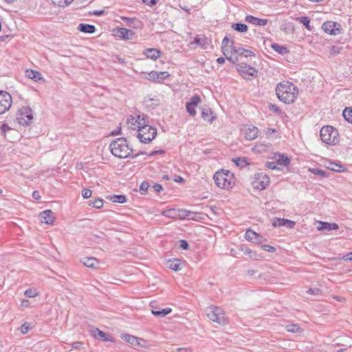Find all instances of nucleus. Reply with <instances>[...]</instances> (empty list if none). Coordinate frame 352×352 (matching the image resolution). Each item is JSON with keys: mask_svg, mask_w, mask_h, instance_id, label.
I'll return each instance as SVG.
<instances>
[{"mask_svg": "<svg viewBox=\"0 0 352 352\" xmlns=\"http://www.w3.org/2000/svg\"><path fill=\"white\" fill-rule=\"evenodd\" d=\"M135 122H138V138L140 142L145 144L151 142L157 135V129L147 124L148 116L144 114L137 115Z\"/></svg>", "mask_w": 352, "mask_h": 352, "instance_id": "f257e3e1", "label": "nucleus"}, {"mask_svg": "<svg viewBox=\"0 0 352 352\" xmlns=\"http://www.w3.org/2000/svg\"><path fill=\"white\" fill-rule=\"evenodd\" d=\"M276 94L278 99L285 104H292L297 98L298 89L292 82H283L278 84Z\"/></svg>", "mask_w": 352, "mask_h": 352, "instance_id": "f03ea898", "label": "nucleus"}, {"mask_svg": "<svg viewBox=\"0 0 352 352\" xmlns=\"http://www.w3.org/2000/svg\"><path fill=\"white\" fill-rule=\"evenodd\" d=\"M111 153L118 158H126L131 156L132 148L129 146L128 141L124 138L113 140L109 146Z\"/></svg>", "mask_w": 352, "mask_h": 352, "instance_id": "7ed1b4c3", "label": "nucleus"}, {"mask_svg": "<svg viewBox=\"0 0 352 352\" xmlns=\"http://www.w3.org/2000/svg\"><path fill=\"white\" fill-rule=\"evenodd\" d=\"M206 314L208 318L220 325H225L228 323V318L224 311L219 307L209 306L206 309Z\"/></svg>", "mask_w": 352, "mask_h": 352, "instance_id": "20e7f679", "label": "nucleus"}, {"mask_svg": "<svg viewBox=\"0 0 352 352\" xmlns=\"http://www.w3.org/2000/svg\"><path fill=\"white\" fill-rule=\"evenodd\" d=\"M320 135L321 140L327 144L336 145L339 142V133L331 126L322 127Z\"/></svg>", "mask_w": 352, "mask_h": 352, "instance_id": "39448f33", "label": "nucleus"}, {"mask_svg": "<svg viewBox=\"0 0 352 352\" xmlns=\"http://www.w3.org/2000/svg\"><path fill=\"white\" fill-rule=\"evenodd\" d=\"M214 180L216 185L221 188H228L232 186V175L228 170L217 171L214 175Z\"/></svg>", "mask_w": 352, "mask_h": 352, "instance_id": "423d86ee", "label": "nucleus"}, {"mask_svg": "<svg viewBox=\"0 0 352 352\" xmlns=\"http://www.w3.org/2000/svg\"><path fill=\"white\" fill-rule=\"evenodd\" d=\"M33 120L32 109L29 107H23L20 109L17 117L18 122L23 126H28Z\"/></svg>", "mask_w": 352, "mask_h": 352, "instance_id": "0eeeda50", "label": "nucleus"}, {"mask_svg": "<svg viewBox=\"0 0 352 352\" xmlns=\"http://www.w3.org/2000/svg\"><path fill=\"white\" fill-rule=\"evenodd\" d=\"M12 96L5 91H0V114L7 111L12 105Z\"/></svg>", "mask_w": 352, "mask_h": 352, "instance_id": "6e6552de", "label": "nucleus"}, {"mask_svg": "<svg viewBox=\"0 0 352 352\" xmlns=\"http://www.w3.org/2000/svg\"><path fill=\"white\" fill-rule=\"evenodd\" d=\"M322 28L325 32L331 35H337L341 32V25L333 21L324 22L322 25Z\"/></svg>", "mask_w": 352, "mask_h": 352, "instance_id": "1a4fd4ad", "label": "nucleus"}, {"mask_svg": "<svg viewBox=\"0 0 352 352\" xmlns=\"http://www.w3.org/2000/svg\"><path fill=\"white\" fill-rule=\"evenodd\" d=\"M221 48L226 57L232 53L237 54L236 51L238 48L234 45V41H230L227 36H226L222 41Z\"/></svg>", "mask_w": 352, "mask_h": 352, "instance_id": "9d476101", "label": "nucleus"}, {"mask_svg": "<svg viewBox=\"0 0 352 352\" xmlns=\"http://www.w3.org/2000/svg\"><path fill=\"white\" fill-rule=\"evenodd\" d=\"M147 79L152 80L155 82H162L163 80L166 79L170 74L167 72H156L151 71L148 73Z\"/></svg>", "mask_w": 352, "mask_h": 352, "instance_id": "9b49d317", "label": "nucleus"}, {"mask_svg": "<svg viewBox=\"0 0 352 352\" xmlns=\"http://www.w3.org/2000/svg\"><path fill=\"white\" fill-rule=\"evenodd\" d=\"M296 224L295 221L280 218H274L272 219V226L276 227H286L287 228H293Z\"/></svg>", "mask_w": 352, "mask_h": 352, "instance_id": "f8f14e48", "label": "nucleus"}, {"mask_svg": "<svg viewBox=\"0 0 352 352\" xmlns=\"http://www.w3.org/2000/svg\"><path fill=\"white\" fill-rule=\"evenodd\" d=\"M151 307L152 314L158 318L165 317L166 315L172 312V309L169 307L161 309L160 307L154 306L152 303H151Z\"/></svg>", "mask_w": 352, "mask_h": 352, "instance_id": "ddd939ff", "label": "nucleus"}, {"mask_svg": "<svg viewBox=\"0 0 352 352\" xmlns=\"http://www.w3.org/2000/svg\"><path fill=\"white\" fill-rule=\"evenodd\" d=\"M256 179V188L260 190L265 189L270 184V178L263 173L258 174Z\"/></svg>", "mask_w": 352, "mask_h": 352, "instance_id": "4468645a", "label": "nucleus"}, {"mask_svg": "<svg viewBox=\"0 0 352 352\" xmlns=\"http://www.w3.org/2000/svg\"><path fill=\"white\" fill-rule=\"evenodd\" d=\"M117 36L124 40H130L133 38L135 33L132 30L124 28H118L116 30Z\"/></svg>", "mask_w": 352, "mask_h": 352, "instance_id": "2eb2a0df", "label": "nucleus"}, {"mask_svg": "<svg viewBox=\"0 0 352 352\" xmlns=\"http://www.w3.org/2000/svg\"><path fill=\"white\" fill-rule=\"evenodd\" d=\"M41 221L46 224H52L54 221V213L50 210H46L40 213Z\"/></svg>", "mask_w": 352, "mask_h": 352, "instance_id": "dca6fc26", "label": "nucleus"}, {"mask_svg": "<svg viewBox=\"0 0 352 352\" xmlns=\"http://www.w3.org/2000/svg\"><path fill=\"white\" fill-rule=\"evenodd\" d=\"M245 21L249 23L258 26H265L267 24L268 20L265 19H259L252 15H247Z\"/></svg>", "mask_w": 352, "mask_h": 352, "instance_id": "f3484780", "label": "nucleus"}, {"mask_svg": "<svg viewBox=\"0 0 352 352\" xmlns=\"http://www.w3.org/2000/svg\"><path fill=\"white\" fill-rule=\"evenodd\" d=\"M121 338L125 341L126 342L129 343L132 346H140V341L143 340L142 339H140L138 337H135L134 336L130 335V334H122Z\"/></svg>", "mask_w": 352, "mask_h": 352, "instance_id": "a211bd4d", "label": "nucleus"}, {"mask_svg": "<svg viewBox=\"0 0 352 352\" xmlns=\"http://www.w3.org/2000/svg\"><path fill=\"white\" fill-rule=\"evenodd\" d=\"M237 70L244 74L254 76L256 73V70L245 63H241L238 65Z\"/></svg>", "mask_w": 352, "mask_h": 352, "instance_id": "6ab92c4d", "label": "nucleus"}, {"mask_svg": "<svg viewBox=\"0 0 352 352\" xmlns=\"http://www.w3.org/2000/svg\"><path fill=\"white\" fill-rule=\"evenodd\" d=\"M258 129L256 126L249 127L244 131L245 138L248 140H253L258 135Z\"/></svg>", "mask_w": 352, "mask_h": 352, "instance_id": "aec40b11", "label": "nucleus"}, {"mask_svg": "<svg viewBox=\"0 0 352 352\" xmlns=\"http://www.w3.org/2000/svg\"><path fill=\"white\" fill-rule=\"evenodd\" d=\"M319 224L320 225L317 228L318 230H336L339 228V226L336 223H328V222H322L320 221Z\"/></svg>", "mask_w": 352, "mask_h": 352, "instance_id": "412c9836", "label": "nucleus"}, {"mask_svg": "<svg viewBox=\"0 0 352 352\" xmlns=\"http://www.w3.org/2000/svg\"><path fill=\"white\" fill-rule=\"evenodd\" d=\"M25 76L30 79L34 80L36 82L43 79L41 74L33 69H27L25 71Z\"/></svg>", "mask_w": 352, "mask_h": 352, "instance_id": "4be33fe9", "label": "nucleus"}, {"mask_svg": "<svg viewBox=\"0 0 352 352\" xmlns=\"http://www.w3.org/2000/svg\"><path fill=\"white\" fill-rule=\"evenodd\" d=\"M82 262L83 265H85V266H87L89 268H92V269L96 268L98 265V261L96 258H94V257L84 258L82 259Z\"/></svg>", "mask_w": 352, "mask_h": 352, "instance_id": "5701e85b", "label": "nucleus"}, {"mask_svg": "<svg viewBox=\"0 0 352 352\" xmlns=\"http://www.w3.org/2000/svg\"><path fill=\"white\" fill-rule=\"evenodd\" d=\"M78 30L84 33L92 34L96 31V27L94 25L87 24V23H80Z\"/></svg>", "mask_w": 352, "mask_h": 352, "instance_id": "b1692460", "label": "nucleus"}, {"mask_svg": "<svg viewBox=\"0 0 352 352\" xmlns=\"http://www.w3.org/2000/svg\"><path fill=\"white\" fill-rule=\"evenodd\" d=\"M160 51L155 48L146 49L144 52V54L148 58L156 60L160 56Z\"/></svg>", "mask_w": 352, "mask_h": 352, "instance_id": "393cba45", "label": "nucleus"}, {"mask_svg": "<svg viewBox=\"0 0 352 352\" xmlns=\"http://www.w3.org/2000/svg\"><path fill=\"white\" fill-rule=\"evenodd\" d=\"M245 238L248 241H253L254 240H256L259 242V239L261 237L256 232L250 229H248L245 233Z\"/></svg>", "mask_w": 352, "mask_h": 352, "instance_id": "a878e982", "label": "nucleus"}, {"mask_svg": "<svg viewBox=\"0 0 352 352\" xmlns=\"http://www.w3.org/2000/svg\"><path fill=\"white\" fill-rule=\"evenodd\" d=\"M327 168L337 173H342L345 170V168L343 166L334 162H330Z\"/></svg>", "mask_w": 352, "mask_h": 352, "instance_id": "bb28decb", "label": "nucleus"}, {"mask_svg": "<svg viewBox=\"0 0 352 352\" xmlns=\"http://www.w3.org/2000/svg\"><path fill=\"white\" fill-rule=\"evenodd\" d=\"M271 47L273 50H274L276 52L281 55L286 54L289 52L288 49L283 45H280L277 43H273L271 45Z\"/></svg>", "mask_w": 352, "mask_h": 352, "instance_id": "cd10ccee", "label": "nucleus"}, {"mask_svg": "<svg viewBox=\"0 0 352 352\" xmlns=\"http://www.w3.org/2000/svg\"><path fill=\"white\" fill-rule=\"evenodd\" d=\"M237 56H244L245 57H249V56H255V54L252 52L251 50H246L242 47H238L237 49Z\"/></svg>", "mask_w": 352, "mask_h": 352, "instance_id": "c85d7f7f", "label": "nucleus"}, {"mask_svg": "<svg viewBox=\"0 0 352 352\" xmlns=\"http://www.w3.org/2000/svg\"><path fill=\"white\" fill-rule=\"evenodd\" d=\"M168 267L174 271H179L181 270V262L179 259L168 261Z\"/></svg>", "mask_w": 352, "mask_h": 352, "instance_id": "c756f323", "label": "nucleus"}, {"mask_svg": "<svg viewBox=\"0 0 352 352\" xmlns=\"http://www.w3.org/2000/svg\"><path fill=\"white\" fill-rule=\"evenodd\" d=\"M212 113L213 112L210 109H204L201 111V117L206 120H207L209 122H212L214 119Z\"/></svg>", "mask_w": 352, "mask_h": 352, "instance_id": "7c9ffc66", "label": "nucleus"}, {"mask_svg": "<svg viewBox=\"0 0 352 352\" xmlns=\"http://www.w3.org/2000/svg\"><path fill=\"white\" fill-rule=\"evenodd\" d=\"M109 199L115 203H120V204H124L126 202V197L125 195H114L113 196H110Z\"/></svg>", "mask_w": 352, "mask_h": 352, "instance_id": "2f4dec72", "label": "nucleus"}, {"mask_svg": "<svg viewBox=\"0 0 352 352\" xmlns=\"http://www.w3.org/2000/svg\"><path fill=\"white\" fill-rule=\"evenodd\" d=\"M232 28L239 32H245L248 31V25L242 23H233Z\"/></svg>", "mask_w": 352, "mask_h": 352, "instance_id": "473e14b6", "label": "nucleus"}, {"mask_svg": "<svg viewBox=\"0 0 352 352\" xmlns=\"http://www.w3.org/2000/svg\"><path fill=\"white\" fill-rule=\"evenodd\" d=\"M94 332H98V338H100L102 340L113 342L112 338H110V336L107 333L100 330L99 329L95 328Z\"/></svg>", "mask_w": 352, "mask_h": 352, "instance_id": "72a5a7b5", "label": "nucleus"}, {"mask_svg": "<svg viewBox=\"0 0 352 352\" xmlns=\"http://www.w3.org/2000/svg\"><path fill=\"white\" fill-rule=\"evenodd\" d=\"M162 214L168 218H176L178 215L177 211L173 208L163 210Z\"/></svg>", "mask_w": 352, "mask_h": 352, "instance_id": "f704fd0d", "label": "nucleus"}, {"mask_svg": "<svg viewBox=\"0 0 352 352\" xmlns=\"http://www.w3.org/2000/svg\"><path fill=\"white\" fill-rule=\"evenodd\" d=\"M89 206L96 208H101L103 206V200L101 199H96L89 201Z\"/></svg>", "mask_w": 352, "mask_h": 352, "instance_id": "c9c22d12", "label": "nucleus"}, {"mask_svg": "<svg viewBox=\"0 0 352 352\" xmlns=\"http://www.w3.org/2000/svg\"><path fill=\"white\" fill-rule=\"evenodd\" d=\"M309 171L311 173H312L313 174H314L316 175H319L320 177H326L328 176V175L325 170L319 169L318 168H309Z\"/></svg>", "mask_w": 352, "mask_h": 352, "instance_id": "e433bc0d", "label": "nucleus"}, {"mask_svg": "<svg viewBox=\"0 0 352 352\" xmlns=\"http://www.w3.org/2000/svg\"><path fill=\"white\" fill-rule=\"evenodd\" d=\"M344 119L352 124V109L346 108L342 113Z\"/></svg>", "mask_w": 352, "mask_h": 352, "instance_id": "4c0bfd02", "label": "nucleus"}, {"mask_svg": "<svg viewBox=\"0 0 352 352\" xmlns=\"http://www.w3.org/2000/svg\"><path fill=\"white\" fill-rule=\"evenodd\" d=\"M289 158L287 156H285L284 155H279V157L277 160V163L282 166H287L289 164Z\"/></svg>", "mask_w": 352, "mask_h": 352, "instance_id": "58836bf2", "label": "nucleus"}, {"mask_svg": "<svg viewBox=\"0 0 352 352\" xmlns=\"http://www.w3.org/2000/svg\"><path fill=\"white\" fill-rule=\"evenodd\" d=\"M53 3L59 7H65L69 5L74 0H52Z\"/></svg>", "mask_w": 352, "mask_h": 352, "instance_id": "ea45409f", "label": "nucleus"}, {"mask_svg": "<svg viewBox=\"0 0 352 352\" xmlns=\"http://www.w3.org/2000/svg\"><path fill=\"white\" fill-rule=\"evenodd\" d=\"M297 21L303 24L308 30L311 29L309 25L310 20L307 16H300L297 18Z\"/></svg>", "mask_w": 352, "mask_h": 352, "instance_id": "a19ab883", "label": "nucleus"}, {"mask_svg": "<svg viewBox=\"0 0 352 352\" xmlns=\"http://www.w3.org/2000/svg\"><path fill=\"white\" fill-rule=\"evenodd\" d=\"M286 329L287 331L292 332V333H298L301 331V329L298 326V324H289L286 327Z\"/></svg>", "mask_w": 352, "mask_h": 352, "instance_id": "79ce46f5", "label": "nucleus"}, {"mask_svg": "<svg viewBox=\"0 0 352 352\" xmlns=\"http://www.w3.org/2000/svg\"><path fill=\"white\" fill-rule=\"evenodd\" d=\"M233 162L237 166H240L241 168L245 167L248 165V162H246V160L243 158L234 159Z\"/></svg>", "mask_w": 352, "mask_h": 352, "instance_id": "37998d69", "label": "nucleus"}, {"mask_svg": "<svg viewBox=\"0 0 352 352\" xmlns=\"http://www.w3.org/2000/svg\"><path fill=\"white\" fill-rule=\"evenodd\" d=\"M196 106L192 105L190 103H186V110L189 113V114L192 116H194L196 115V110H195Z\"/></svg>", "mask_w": 352, "mask_h": 352, "instance_id": "c03bdc74", "label": "nucleus"}, {"mask_svg": "<svg viewBox=\"0 0 352 352\" xmlns=\"http://www.w3.org/2000/svg\"><path fill=\"white\" fill-rule=\"evenodd\" d=\"M10 130L11 128L7 124H3L0 126V135L6 138V133Z\"/></svg>", "mask_w": 352, "mask_h": 352, "instance_id": "a18cd8bd", "label": "nucleus"}, {"mask_svg": "<svg viewBox=\"0 0 352 352\" xmlns=\"http://www.w3.org/2000/svg\"><path fill=\"white\" fill-rule=\"evenodd\" d=\"M201 102V98L199 96L195 95L190 98V101L188 102L192 105L197 106Z\"/></svg>", "mask_w": 352, "mask_h": 352, "instance_id": "49530a36", "label": "nucleus"}, {"mask_svg": "<svg viewBox=\"0 0 352 352\" xmlns=\"http://www.w3.org/2000/svg\"><path fill=\"white\" fill-rule=\"evenodd\" d=\"M194 43L200 46L204 47L206 43V38L205 37H203V38L195 37Z\"/></svg>", "mask_w": 352, "mask_h": 352, "instance_id": "de8ad7c7", "label": "nucleus"}, {"mask_svg": "<svg viewBox=\"0 0 352 352\" xmlns=\"http://www.w3.org/2000/svg\"><path fill=\"white\" fill-rule=\"evenodd\" d=\"M25 296L28 298H33L38 295L35 289H28L25 292Z\"/></svg>", "mask_w": 352, "mask_h": 352, "instance_id": "09e8293b", "label": "nucleus"}, {"mask_svg": "<svg viewBox=\"0 0 352 352\" xmlns=\"http://www.w3.org/2000/svg\"><path fill=\"white\" fill-rule=\"evenodd\" d=\"M148 187H149L148 183L146 182H143L140 186V190L141 193L145 194L147 192Z\"/></svg>", "mask_w": 352, "mask_h": 352, "instance_id": "8fccbe9b", "label": "nucleus"}, {"mask_svg": "<svg viewBox=\"0 0 352 352\" xmlns=\"http://www.w3.org/2000/svg\"><path fill=\"white\" fill-rule=\"evenodd\" d=\"M21 331L23 334H25L27 333L30 329V324L28 323V322H24L21 326Z\"/></svg>", "mask_w": 352, "mask_h": 352, "instance_id": "3c124183", "label": "nucleus"}, {"mask_svg": "<svg viewBox=\"0 0 352 352\" xmlns=\"http://www.w3.org/2000/svg\"><path fill=\"white\" fill-rule=\"evenodd\" d=\"M269 109L270 111L276 113H280L282 112L280 108L278 107L276 104H270L269 105Z\"/></svg>", "mask_w": 352, "mask_h": 352, "instance_id": "603ef678", "label": "nucleus"}, {"mask_svg": "<svg viewBox=\"0 0 352 352\" xmlns=\"http://www.w3.org/2000/svg\"><path fill=\"white\" fill-rule=\"evenodd\" d=\"M262 249L266 252H274L276 251V248L273 246H271L270 245H263L261 246Z\"/></svg>", "mask_w": 352, "mask_h": 352, "instance_id": "864d4df0", "label": "nucleus"}, {"mask_svg": "<svg viewBox=\"0 0 352 352\" xmlns=\"http://www.w3.org/2000/svg\"><path fill=\"white\" fill-rule=\"evenodd\" d=\"M91 195H92V191L89 189H84L82 191V196L85 199H88V198L91 197Z\"/></svg>", "mask_w": 352, "mask_h": 352, "instance_id": "5fc2aeb1", "label": "nucleus"}, {"mask_svg": "<svg viewBox=\"0 0 352 352\" xmlns=\"http://www.w3.org/2000/svg\"><path fill=\"white\" fill-rule=\"evenodd\" d=\"M136 119H137V116L136 117L130 116V118H129L127 119V122L129 124H131L132 126H135L134 129L138 127V122H135Z\"/></svg>", "mask_w": 352, "mask_h": 352, "instance_id": "6e6d98bb", "label": "nucleus"}, {"mask_svg": "<svg viewBox=\"0 0 352 352\" xmlns=\"http://www.w3.org/2000/svg\"><path fill=\"white\" fill-rule=\"evenodd\" d=\"M320 291L318 288H310L307 291V294H311V295H318L320 294Z\"/></svg>", "mask_w": 352, "mask_h": 352, "instance_id": "4d7b16f0", "label": "nucleus"}, {"mask_svg": "<svg viewBox=\"0 0 352 352\" xmlns=\"http://www.w3.org/2000/svg\"><path fill=\"white\" fill-rule=\"evenodd\" d=\"M180 245L179 247L183 250H188L189 248V245L188 242L186 240H180L179 241Z\"/></svg>", "mask_w": 352, "mask_h": 352, "instance_id": "13d9d810", "label": "nucleus"}, {"mask_svg": "<svg viewBox=\"0 0 352 352\" xmlns=\"http://www.w3.org/2000/svg\"><path fill=\"white\" fill-rule=\"evenodd\" d=\"M142 1L145 4L152 6L155 5L158 0H142Z\"/></svg>", "mask_w": 352, "mask_h": 352, "instance_id": "bf43d9fd", "label": "nucleus"}, {"mask_svg": "<svg viewBox=\"0 0 352 352\" xmlns=\"http://www.w3.org/2000/svg\"><path fill=\"white\" fill-rule=\"evenodd\" d=\"M82 345V342H75L71 344V346L72 349H79Z\"/></svg>", "mask_w": 352, "mask_h": 352, "instance_id": "052dcab7", "label": "nucleus"}, {"mask_svg": "<svg viewBox=\"0 0 352 352\" xmlns=\"http://www.w3.org/2000/svg\"><path fill=\"white\" fill-rule=\"evenodd\" d=\"M153 189L155 191L157 192H160L162 190V186L159 184H155L153 186Z\"/></svg>", "mask_w": 352, "mask_h": 352, "instance_id": "680f3d73", "label": "nucleus"}, {"mask_svg": "<svg viewBox=\"0 0 352 352\" xmlns=\"http://www.w3.org/2000/svg\"><path fill=\"white\" fill-rule=\"evenodd\" d=\"M226 58H227V59H228L230 62H231V63H233V64H236V62L238 61V60H239V59H238V56H236L235 58H233V57H232L231 56H227V57H226Z\"/></svg>", "mask_w": 352, "mask_h": 352, "instance_id": "e2e57ef3", "label": "nucleus"}, {"mask_svg": "<svg viewBox=\"0 0 352 352\" xmlns=\"http://www.w3.org/2000/svg\"><path fill=\"white\" fill-rule=\"evenodd\" d=\"M342 259L344 261H352V252L343 256Z\"/></svg>", "mask_w": 352, "mask_h": 352, "instance_id": "0e129e2a", "label": "nucleus"}, {"mask_svg": "<svg viewBox=\"0 0 352 352\" xmlns=\"http://www.w3.org/2000/svg\"><path fill=\"white\" fill-rule=\"evenodd\" d=\"M242 250L243 251L245 254H248L250 255V256H252L251 254L252 253V251L248 248H242Z\"/></svg>", "mask_w": 352, "mask_h": 352, "instance_id": "69168bd1", "label": "nucleus"}, {"mask_svg": "<svg viewBox=\"0 0 352 352\" xmlns=\"http://www.w3.org/2000/svg\"><path fill=\"white\" fill-rule=\"evenodd\" d=\"M176 350L178 352H191V349L189 348H177Z\"/></svg>", "mask_w": 352, "mask_h": 352, "instance_id": "338daca9", "label": "nucleus"}, {"mask_svg": "<svg viewBox=\"0 0 352 352\" xmlns=\"http://www.w3.org/2000/svg\"><path fill=\"white\" fill-rule=\"evenodd\" d=\"M32 197L36 200H38L40 199L39 192L37 190H35L32 193Z\"/></svg>", "mask_w": 352, "mask_h": 352, "instance_id": "774afa93", "label": "nucleus"}]
</instances>
